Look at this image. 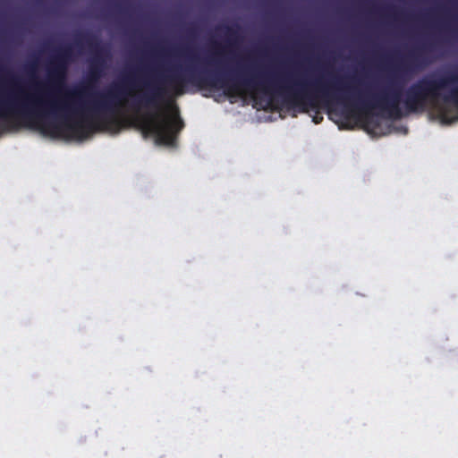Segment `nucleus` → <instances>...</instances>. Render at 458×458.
<instances>
[{"mask_svg":"<svg viewBox=\"0 0 458 458\" xmlns=\"http://www.w3.org/2000/svg\"><path fill=\"white\" fill-rule=\"evenodd\" d=\"M0 72H5V69L4 67L2 65V64L0 63Z\"/></svg>","mask_w":458,"mask_h":458,"instance_id":"obj_9","label":"nucleus"},{"mask_svg":"<svg viewBox=\"0 0 458 458\" xmlns=\"http://www.w3.org/2000/svg\"><path fill=\"white\" fill-rule=\"evenodd\" d=\"M214 89H223L227 96L250 94L256 102L257 93L261 92L270 97L267 104L276 94L287 109H298L301 113L315 108L318 101L327 106L335 101L343 105V114L346 118L368 115L373 109H379L389 118L401 119L404 115L400 107L401 88L397 81L379 93L366 96L359 93L357 99L352 101L347 95L354 93L355 87L338 77H318L306 81L288 72L268 77L263 73L250 74L239 67L228 72L216 69Z\"/></svg>","mask_w":458,"mask_h":458,"instance_id":"obj_2","label":"nucleus"},{"mask_svg":"<svg viewBox=\"0 0 458 458\" xmlns=\"http://www.w3.org/2000/svg\"><path fill=\"white\" fill-rule=\"evenodd\" d=\"M437 48V43L431 40L417 45L409 50L403 59L401 71L405 73H412L425 69L435 61L434 53Z\"/></svg>","mask_w":458,"mask_h":458,"instance_id":"obj_4","label":"nucleus"},{"mask_svg":"<svg viewBox=\"0 0 458 458\" xmlns=\"http://www.w3.org/2000/svg\"><path fill=\"white\" fill-rule=\"evenodd\" d=\"M35 66H36V64L35 63H30L28 64V70L30 71V72H33L35 70Z\"/></svg>","mask_w":458,"mask_h":458,"instance_id":"obj_8","label":"nucleus"},{"mask_svg":"<svg viewBox=\"0 0 458 458\" xmlns=\"http://www.w3.org/2000/svg\"><path fill=\"white\" fill-rule=\"evenodd\" d=\"M85 44L94 53L90 60L87 83L72 90H66L65 98H55L62 92L69 65L74 61L72 45L56 49L51 57L47 71L50 91L26 94L16 87L5 96L0 97V119L4 122L3 129L10 130L20 125L33 127L47 135H58L66 131L76 138H86L97 131L119 132L122 121L117 116V107L128 95V88L136 78L134 72L127 74L121 83L111 86L99 94L90 108L78 107L75 103L89 95L95 84L103 75L106 51L99 39L90 33H81L76 41L77 47Z\"/></svg>","mask_w":458,"mask_h":458,"instance_id":"obj_1","label":"nucleus"},{"mask_svg":"<svg viewBox=\"0 0 458 458\" xmlns=\"http://www.w3.org/2000/svg\"><path fill=\"white\" fill-rule=\"evenodd\" d=\"M442 117H443L444 120H447V116H446L445 113L442 114Z\"/></svg>","mask_w":458,"mask_h":458,"instance_id":"obj_10","label":"nucleus"},{"mask_svg":"<svg viewBox=\"0 0 458 458\" xmlns=\"http://www.w3.org/2000/svg\"><path fill=\"white\" fill-rule=\"evenodd\" d=\"M323 120V116L322 115H316L313 117V121L315 123H319L321 121Z\"/></svg>","mask_w":458,"mask_h":458,"instance_id":"obj_7","label":"nucleus"},{"mask_svg":"<svg viewBox=\"0 0 458 458\" xmlns=\"http://www.w3.org/2000/svg\"><path fill=\"white\" fill-rule=\"evenodd\" d=\"M458 82V74L448 73L437 78L425 76L412 83L405 91L403 103L407 114L423 111L428 103L436 102L442 89Z\"/></svg>","mask_w":458,"mask_h":458,"instance_id":"obj_3","label":"nucleus"},{"mask_svg":"<svg viewBox=\"0 0 458 458\" xmlns=\"http://www.w3.org/2000/svg\"><path fill=\"white\" fill-rule=\"evenodd\" d=\"M114 10L117 13L121 15H126L128 13L127 8L120 4H114Z\"/></svg>","mask_w":458,"mask_h":458,"instance_id":"obj_6","label":"nucleus"},{"mask_svg":"<svg viewBox=\"0 0 458 458\" xmlns=\"http://www.w3.org/2000/svg\"><path fill=\"white\" fill-rule=\"evenodd\" d=\"M445 103H452L458 108V87L451 89L450 93L443 97Z\"/></svg>","mask_w":458,"mask_h":458,"instance_id":"obj_5","label":"nucleus"}]
</instances>
